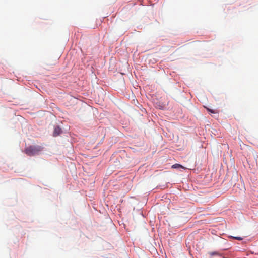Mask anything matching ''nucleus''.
<instances>
[{
    "instance_id": "obj_1",
    "label": "nucleus",
    "mask_w": 258,
    "mask_h": 258,
    "mask_svg": "<svg viewBox=\"0 0 258 258\" xmlns=\"http://www.w3.org/2000/svg\"><path fill=\"white\" fill-rule=\"evenodd\" d=\"M43 148L40 146H30L25 150V153L30 156H34L42 151Z\"/></svg>"
},
{
    "instance_id": "obj_2",
    "label": "nucleus",
    "mask_w": 258,
    "mask_h": 258,
    "mask_svg": "<svg viewBox=\"0 0 258 258\" xmlns=\"http://www.w3.org/2000/svg\"><path fill=\"white\" fill-rule=\"evenodd\" d=\"M62 130L59 126H56L54 128L53 132V136L56 137L61 134Z\"/></svg>"
},
{
    "instance_id": "obj_3",
    "label": "nucleus",
    "mask_w": 258,
    "mask_h": 258,
    "mask_svg": "<svg viewBox=\"0 0 258 258\" xmlns=\"http://www.w3.org/2000/svg\"><path fill=\"white\" fill-rule=\"evenodd\" d=\"M209 254L211 256H214V255H219V253H218V252L215 251V252H210Z\"/></svg>"
},
{
    "instance_id": "obj_4",
    "label": "nucleus",
    "mask_w": 258,
    "mask_h": 258,
    "mask_svg": "<svg viewBox=\"0 0 258 258\" xmlns=\"http://www.w3.org/2000/svg\"><path fill=\"white\" fill-rule=\"evenodd\" d=\"M207 109L208 111H209L210 112H211L212 113H217L215 110H211L209 108H207Z\"/></svg>"
},
{
    "instance_id": "obj_5",
    "label": "nucleus",
    "mask_w": 258,
    "mask_h": 258,
    "mask_svg": "<svg viewBox=\"0 0 258 258\" xmlns=\"http://www.w3.org/2000/svg\"><path fill=\"white\" fill-rule=\"evenodd\" d=\"M235 239L238 240H242L243 239L241 237H234Z\"/></svg>"
},
{
    "instance_id": "obj_6",
    "label": "nucleus",
    "mask_w": 258,
    "mask_h": 258,
    "mask_svg": "<svg viewBox=\"0 0 258 258\" xmlns=\"http://www.w3.org/2000/svg\"><path fill=\"white\" fill-rule=\"evenodd\" d=\"M179 166H181L178 164H176L173 166V167L174 168H176V167H179Z\"/></svg>"
}]
</instances>
